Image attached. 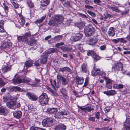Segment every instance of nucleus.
Masks as SVG:
<instances>
[{"label": "nucleus", "instance_id": "1", "mask_svg": "<svg viewBox=\"0 0 130 130\" xmlns=\"http://www.w3.org/2000/svg\"><path fill=\"white\" fill-rule=\"evenodd\" d=\"M56 108H48L47 111L48 113L50 114H54V117L56 118H65L67 117L69 113V112L67 110H62L56 113L57 111Z\"/></svg>", "mask_w": 130, "mask_h": 130}, {"label": "nucleus", "instance_id": "2", "mask_svg": "<svg viewBox=\"0 0 130 130\" xmlns=\"http://www.w3.org/2000/svg\"><path fill=\"white\" fill-rule=\"evenodd\" d=\"M31 36L30 32H27L25 34L22 36H20L18 37V39L19 42L24 41L30 46L36 45L37 43V41L35 39L32 38H31L30 41H28V37H30Z\"/></svg>", "mask_w": 130, "mask_h": 130}, {"label": "nucleus", "instance_id": "3", "mask_svg": "<svg viewBox=\"0 0 130 130\" xmlns=\"http://www.w3.org/2000/svg\"><path fill=\"white\" fill-rule=\"evenodd\" d=\"M57 78L59 79V81L56 82V79L54 80L53 81V84L52 83V82L51 83L53 89L56 91H57V89L59 88V80H61V84L62 85L64 86L67 84L69 80L68 78L67 77H64L62 75H58L57 76Z\"/></svg>", "mask_w": 130, "mask_h": 130}, {"label": "nucleus", "instance_id": "4", "mask_svg": "<svg viewBox=\"0 0 130 130\" xmlns=\"http://www.w3.org/2000/svg\"><path fill=\"white\" fill-rule=\"evenodd\" d=\"M22 82L26 83L28 85H30L32 87H36L39 86V83L40 82L39 79L35 78V82H34L31 81L30 79L27 77H25L23 79H22Z\"/></svg>", "mask_w": 130, "mask_h": 130}, {"label": "nucleus", "instance_id": "5", "mask_svg": "<svg viewBox=\"0 0 130 130\" xmlns=\"http://www.w3.org/2000/svg\"><path fill=\"white\" fill-rule=\"evenodd\" d=\"M84 31L86 36L89 37L92 35L95 31V29L92 25H89L85 27Z\"/></svg>", "mask_w": 130, "mask_h": 130}, {"label": "nucleus", "instance_id": "6", "mask_svg": "<svg viewBox=\"0 0 130 130\" xmlns=\"http://www.w3.org/2000/svg\"><path fill=\"white\" fill-rule=\"evenodd\" d=\"M39 102L42 105H44L48 103V98L46 94L43 93L39 97Z\"/></svg>", "mask_w": 130, "mask_h": 130}, {"label": "nucleus", "instance_id": "7", "mask_svg": "<svg viewBox=\"0 0 130 130\" xmlns=\"http://www.w3.org/2000/svg\"><path fill=\"white\" fill-rule=\"evenodd\" d=\"M6 105L8 108L14 109L20 106V104L19 102H17L14 101L7 102Z\"/></svg>", "mask_w": 130, "mask_h": 130}, {"label": "nucleus", "instance_id": "8", "mask_svg": "<svg viewBox=\"0 0 130 130\" xmlns=\"http://www.w3.org/2000/svg\"><path fill=\"white\" fill-rule=\"evenodd\" d=\"M53 121L51 118H47L44 119L42 122L43 126L47 127L51 126L53 125Z\"/></svg>", "mask_w": 130, "mask_h": 130}, {"label": "nucleus", "instance_id": "9", "mask_svg": "<svg viewBox=\"0 0 130 130\" xmlns=\"http://www.w3.org/2000/svg\"><path fill=\"white\" fill-rule=\"evenodd\" d=\"M87 55L88 56L91 55L94 59V61L96 62L100 59V57L96 54L95 52L93 50H89L87 53Z\"/></svg>", "mask_w": 130, "mask_h": 130}, {"label": "nucleus", "instance_id": "10", "mask_svg": "<svg viewBox=\"0 0 130 130\" xmlns=\"http://www.w3.org/2000/svg\"><path fill=\"white\" fill-rule=\"evenodd\" d=\"M82 34L80 33H76L74 36H72L71 39L73 41H77L81 39L82 37Z\"/></svg>", "mask_w": 130, "mask_h": 130}, {"label": "nucleus", "instance_id": "11", "mask_svg": "<svg viewBox=\"0 0 130 130\" xmlns=\"http://www.w3.org/2000/svg\"><path fill=\"white\" fill-rule=\"evenodd\" d=\"M98 41L97 39L95 36L91 37L87 41V43L90 45H93L95 44Z\"/></svg>", "mask_w": 130, "mask_h": 130}, {"label": "nucleus", "instance_id": "12", "mask_svg": "<svg viewBox=\"0 0 130 130\" xmlns=\"http://www.w3.org/2000/svg\"><path fill=\"white\" fill-rule=\"evenodd\" d=\"M56 51V49L50 48L46 50V51L43 53V55L44 56L46 55L48 56V54L52 53L55 52Z\"/></svg>", "mask_w": 130, "mask_h": 130}, {"label": "nucleus", "instance_id": "13", "mask_svg": "<svg viewBox=\"0 0 130 130\" xmlns=\"http://www.w3.org/2000/svg\"><path fill=\"white\" fill-rule=\"evenodd\" d=\"M54 20L57 23L60 24L62 23L64 19V17L61 15H55L54 17Z\"/></svg>", "mask_w": 130, "mask_h": 130}, {"label": "nucleus", "instance_id": "14", "mask_svg": "<svg viewBox=\"0 0 130 130\" xmlns=\"http://www.w3.org/2000/svg\"><path fill=\"white\" fill-rule=\"evenodd\" d=\"M8 112L6 107L2 106L0 107V114L4 116H6L8 113Z\"/></svg>", "mask_w": 130, "mask_h": 130}, {"label": "nucleus", "instance_id": "15", "mask_svg": "<svg viewBox=\"0 0 130 130\" xmlns=\"http://www.w3.org/2000/svg\"><path fill=\"white\" fill-rule=\"evenodd\" d=\"M101 71L100 69L94 68L92 71V75L93 76L99 75Z\"/></svg>", "mask_w": 130, "mask_h": 130}, {"label": "nucleus", "instance_id": "16", "mask_svg": "<svg viewBox=\"0 0 130 130\" xmlns=\"http://www.w3.org/2000/svg\"><path fill=\"white\" fill-rule=\"evenodd\" d=\"M26 95L31 100L36 101L37 99V98L33 93L30 92H28Z\"/></svg>", "mask_w": 130, "mask_h": 130}, {"label": "nucleus", "instance_id": "17", "mask_svg": "<svg viewBox=\"0 0 130 130\" xmlns=\"http://www.w3.org/2000/svg\"><path fill=\"white\" fill-rule=\"evenodd\" d=\"M112 69H114L115 70L122 71L123 67L122 66V64L121 62L119 63H117L113 68Z\"/></svg>", "mask_w": 130, "mask_h": 130}, {"label": "nucleus", "instance_id": "18", "mask_svg": "<svg viewBox=\"0 0 130 130\" xmlns=\"http://www.w3.org/2000/svg\"><path fill=\"white\" fill-rule=\"evenodd\" d=\"M11 66L9 64L3 66L2 69V71L4 72L5 73L11 69Z\"/></svg>", "mask_w": 130, "mask_h": 130}, {"label": "nucleus", "instance_id": "19", "mask_svg": "<svg viewBox=\"0 0 130 130\" xmlns=\"http://www.w3.org/2000/svg\"><path fill=\"white\" fill-rule=\"evenodd\" d=\"M87 63H84L81 65V71L83 72L86 73L87 71Z\"/></svg>", "mask_w": 130, "mask_h": 130}, {"label": "nucleus", "instance_id": "20", "mask_svg": "<svg viewBox=\"0 0 130 130\" xmlns=\"http://www.w3.org/2000/svg\"><path fill=\"white\" fill-rule=\"evenodd\" d=\"M66 127L63 124H59L56 125L55 127V130H65Z\"/></svg>", "mask_w": 130, "mask_h": 130}, {"label": "nucleus", "instance_id": "21", "mask_svg": "<svg viewBox=\"0 0 130 130\" xmlns=\"http://www.w3.org/2000/svg\"><path fill=\"white\" fill-rule=\"evenodd\" d=\"M14 117L17 119L20 118L22 115V112L20 111H16L13 113Z\"/></svg>", "mask_w": 130, "mask_h": 130}, {"label": "nucleus", "instance_id": "22", "mask_svg": "<svg viewBox=\"0 0 130 130\" xmlns=\"http://www.w3.org/2000/svg\"><path fill=\"white\" fill-rule=\"evenodd\" d=\"M59 71L60 72H62L63 73L65 72H68L71 73V70L70 68L66 67L63 68H60L59 69Z\"/></svg>", "mask_w": 130, "mask_h": 130}, {"label": "nucleus", "instance_id": "23", "mask_svg": "<svg viewBox=\"0 0 130 130\" xmlns=\"http://www.w3.org/2000/svg\"><path fill=\"white\" fill-rule=\"evenodd\" d=\"M124 126L125 128H130V118H127L124 122Z\"/></svg>", "mask_w": 130, "mask_h": 130}, {"label": "nucleus", "instance_id": "24", "mask_svg": "<svg viewBox=\"0 0 130 130\" xmlns=\"http://www.w3.org/2000/svg\"><path fill=\"white\" fill-rule=\"evenodd\" d=\"M12 81L14 84H17L22 82V79H21L19 77H17L12 79Z\"/></svg>", "mask_w": 130, "mask_h": 130}, {"label": "nucleus", "instance_id": "25", "mask_svg": "<svg viewBox=\"0 0 130 130\" xmlns=\"http://www.w3.org/2000/svg\"><path fill=\"white\" fill-rule=\"evenodd\" d=\"M12 45V44L10 43L5 42L2 46V47L4 48L7 49V48L11 47Z\"/></svg>", "mask_w": 130, "mask_h": 130}, {"label": "nucleus", "instance_id": "26", "mask_svg": "<svg viewBox=\"0 0 130 130\" xmlns=\"http://www.w3.org/2000/svg\"><path fill=\"white\" fill-rule=\"evenodd\" d=\"M41 6L42 7L47 6L50 3V0H42L41 2Z\"/></svg>", "mask_w": 130, "mask_h": 130}, {"label": "nucleus", "instance_id": "27", "mask_svg": "<svg viewBox=\"0 0 130 130\" xmlns=\"http://www.w3.org/2000/svg\"><path fill=\"white\" fill-rule=\"evenodd\" d=\"M114 29V27H111L109 28L108 31L109 35L112 37H113L115 34Z\"/></svg>", "mask_w": 130, "mask_h": 130}, {"label": "nucleus", "instance_id": "28", "mask_svg": "<svg viewBox=\"0 0 130 130\" xmlns=\"http://www.w3.org/2000/svg\"><path fill=\"white\" fill-rule=\"evenodd\" d=\"M21 88L17 86H12L10 88V90L11 91L16 92L21 91Z\"/></svg>", "mask_w": 130, "mask_h": 130}, {"label": "nucleus", "instance_id": "29", "mask_svg": "<svg viewBox=\"0 0 130 130\" xmlns=\"http://www.w3.org/2000/svg\"><path fill=\"white\" fill-rule=\"evenodd\" d=\"M76 83L78 84H82L84 81V79L83 77H77L76 78Z\"/></svg>", "mask_w": 130, "mask_h": 130}, {"label": "nucleus", "instance_id": "30", "mask_svg": "<svg viewBox=\"0 0 130 130\" xmlns=\"http://www.w3.org/2000/svg\"><path fill=\"white\" fill-rule=\"evenodd\" d=\"M42 55L43 57L40 60V63L42 64H45L46 63L47 61L48 56H44L43 55Z\"/></svg>", "mask_w": 130, "mask_h": 130}, {"label": "nucleus", "instance_id": "31", "mask_svg": "<svg viewBox=\"0 0 130 130\" xmlns=\"http://www.w3.org/2000/svg\"><path fill=\"white\" fill-rule=\"evenodd\" d=\"M47 89L53 95L56 97L58 96V94L56 92L54 91L51 88L48 87L47 88Z\"/></svg>", "mask_w": 130, "mask_h": 130}, {"label": "nucleus", "instance_id": "32", "mask_svg": "<svg viewBox=\"0 0 130 130\" xmlns=\"http://www.w3.org/2000/svg\"><path fill=\"white\" fill-rule=\"evenodd\" d=\"M4 21H0V32H5L3 28V25Z\"/></svg>", "mask_w": 130, "mask_h": 130}, {"label": "nucleus", "instance_id": "33", "mask_svg": "<svg viewBox=\"0 0 130 130\" xmlns=\"http://www.w3.org/2000/svg\"><path fill=\"white\" fill-rule=\"evenodd\" d=\"M33 64L32 60H30L26 61L24 63L27 67H29L32 66Z\"/></svg>", "mask_w": 130, "mask_h": 130}, {"label": "nucleus", "instance_id": "34", "mask_svg": "<svg viewBox=\"0 0 130 130\" xmlns=\"http://www.w3.org/2000/svg\"><path fill=\"white\" fill-rule=\"evenodd\" d=\"M111 15L107 13H105L103 14L102 17L101 18V20L106 19L108 18H110L111 17Z\"/></svg>", "mask_w": 130, "mask_h": 130}, {"label": "nucleus", "instance_id": "35", "mask_svg": "<svg viewBox=\"0 0 130 130\" xmlns=\"http://www.w3.org/2000/svg\"><path fill=\"white\" fill-rule=\"evenodd\" d=\"M54 21V20H50L48 23V25L53 26H57V24Z\"/></svg>", "mask_w": 130, "mask_h": 130}, {"label": "nucleus", "instance_id": "36", "mask_svg": "<svg viewBox=\"0 0 130 130\" xmlns=\"http://www.w3.org/2000/svg\"><path fill=\"white\" fill-rule=\"evenodd\" d=\"M79 108L81 109L83 115H85L88 111V109L86 107L82 108V107L79 106Z\"/></svg>", "mask_w": 130, "mask_h": 130}, {"label": "nucleus", "instance_id": "37", "mask_svg": "<svg viewBox=\"0 0 130 130\" xmlns=\"http://www.w3.org/2000/svg\"><path fill=\"white\" fill-rule=\"evenodd\" d=\"M45 18V16H43L41 17L40 19L37 20L35 22L38 23H40L43 22Z\"/></svg>", "mask_w": 130, "mask_h": 130}, {"label": "nucleus", "instance_id": "38", "mask_svg": "<svg viewBox=\"0 0 130 130\" xmlns=\"http://www.w3.org/2000/svg\"><path fill=\"white\" fill-rule=\"evenodd\" d=\"M100 72L99 75L101 76L103 78H104V79H106L107 77L106 76V74L105 72L101 71Z\"/></svg>", "mask_w": 130, "mask_h": 130}, {"label": "nucleus", "instance_id": "39", "mask_svg": "<svg viewBox=\"0 0 130 130\" xmlns=\"http://www.w3.org/2000/svg\"><path fill=\"white\" fill-rule=\"evenodd\" d=\"M20 19L21 20V22H20V23L21 25L23 26L25 24V20L23 18V17L21 15L20 16Z\"/></svg>", "mask_w": 130, "mask_h": 130}, {"label": "nucleus", "instance_id": "40", "mask_svg": "<svg viewBox=\"0 0 130 130\" xmlns=\"http://www.w3.org/2000/svg\"><path fill=\"white\" fill-rule=\"evenodd\" d=\"M27 3L30 7L32 8L33 7L34 5L32 2L31 0H27Z\"/></svg>", "mask_w": 130, "mask_h": 130}, {"label": "nucleus", "instance_id": "41", "mask_svg": "<svg viewBox=\"0 0 130 130\" xmlns=\"http://www.w3.org/2000/svg\"><path fill=\"white\" fill-rule=\"evenodd\" d=\"M63 36L62 35H59L55 36L54 37V39L55 40H58L61 39Z\"/></svg>", "mask_w": 130, "mask_h": 130}, {"label": "nucleus", "instance_id": "42", "mask_svg": "<svg viewBox=\"0 0 130 130\" xmlns=\"http://www.w3.org/2000/svg\"><path fill=\"white\" fill-rule=\"evenodd\" d=\"M12 3L15 8L17 9L18 8L19 5L18 3L16 2L15 1V0H13L12 1Z\"/></svg>", "mask_w": 130, "mask_h": 130}, {"label": "nucleus", "instance_id": "43", "mask_svg": "<svg viewBox=\"0 0 130 130\" xmlns=\"http://www.w3.org/2000/svg\"><path fill=\"white\" fill-rule=\"evenodd\" d=\"M87 12L92 17H94L96 16V14L94 13L90 10H87Z\"/></svg>", "mask_w": 130, "mask_h": 130}, {"label": "nucleus", "instance_id": "44", "mask_svg": "<svg viewBox=\"0 0 130 130\" xmlns=\"http://www.w3.org/2000/svg\"><path fill=\"white\" fill-rule=\"evenodd\" d=\"M30 130H46L45 129L41 128L39 127H31L30 128Z\"/></svg>", "mask_w": 130, "mask_h": 130}, {"label": "nucleus", "instance_id": "45", "mask_svg": "<svg viewBox=\"0 0 130 130\" xmlns=\"http://www.w3.org/2000/svg\"><path fill=\"white\" fill-rule=\"evenodd\" d=\"M64 43L63 42H61L59 43H57L55 45V46L57 48H60V46L63 45Z\"/></svg>", "mask_w": 130, "mask_h": 130}, {"label": "nucleus", "instance_id": "46", "mask_svg": "<svg viewBox=\"0 0 130 130\" xmlns=\"http://www.w3.org/2000/svg\"><path fill=\"white\" fill-rule=\"evenodd\" d=\"M63 4L66 7L70 6V2L68 1L64 2L63 3Z\"/></svg>", "mask_w": 130, "mask_h": 130}, {"label": "nucleus", "instance_id": "47", "mask_svg": "<svg viewBox=\"0 0 130 130\" xmlns=\"http://www.w3.org/2000/svg\"><path fill=\"white\" fill-rule=\"evenodd\" d=\"M78 15L82 17L83 18H88V15H86L84 14L79 12L78 13Z\"/></svg>", "mask_w": 130, "mask_h": 130}, {"label": "nucleus", "instance_id": "48", "mask_svg": "<svg viewBox=\"0 0 130 130\" xmlns=\"http://www.w3.org/2000/svg\"><path fill=\"white\" fill-rule=\"evenodd\" d=\"M109 96L114 95L116 93V92L115 90H111L108 91Z\"/></svg>", "mask_w": 130, "mask_h": 130}, {"label": "nucleus", "instance_id": "49", "mask_svg": "<svg viewBox=\"0 0 130 130\" xmlns=\"http://www.w3.org/2000/svg\"><path fill=\"white\" fill-rule=\"evenodd\" d=\"M4 5V7H3L4 8L5 11V13L6 14H7V13L8 12V7L5 4H3Z\"/></svg>", "mask_w": 130, "mask_h": 130}, {"label": "nucleus", "instance_id": "50", "mask_svg": "<svg viewBox=\"0 0 130 130\" xmlns=\"http://www.w3.org/2000/svg\"><path fill=\"white\" fill-rule=\"evenodd\" d=\"M89 81V78L88 77H87L86 78L84 86H87L88 84Z\"/></svg>", "mask_w": 130, "mask_h": 130}, {"label": "nucleus", "instance_id": "51", "mask_svg": "<svg viewBox=\"0 0 130 130\" xmlns=\"http://www.w3.org/2000/svg\"><path fill=\"white\" fill-rule=\"evenodd\" d=\"M118 40L121 42L125 43L126 42V41L123 38H118Z\"/></svg>", "mask_w": 130, "mask_h": 130}, {"label": "nucleus", "instance_id": "52", "mask_svg": "<svg viewBox=\"0 0 130 130\" xmlns=\"http://www.w3.org/2000/svg\"><path fill=\"white\" fill-rule=\"evenodd\" d=\"M5 83L4 82L2 79L0 78V86H2L5 84Z\"/></svg>", "mask_w": 130, "mask_h": 130}, {"label": "nucleus", "instance_id": "53", "mask_svg": "<svg viewBox=\"0 0 130 130\" xmlns=\"http://www.w3.org/2000/svg\"><path fill=\"white\" fill-rule=\"evenodd\" d=\"M85 8L86 9H91L93 8V7L92 6H90L88 5H85Z\"/></svg>", "mask_w": 130, "mask_h": 130}, {"label": "nucleus", "instance_id": "54", "mask_svg": "<svg viewBox=\"0 0 130 130\" xmlns=\"http://www.w3.org/2000/svg\"><path fill=\"white\" fill-rule=\"evenodd\" d=\"M106 86L107 88L110 89L112 87V84H106Z\"/></svg>", "mask_w": 130, "mask_h": 130}, {"label": "nucleus", "instance_id": "55", "mask_svg": "<svg viewBox=\"0 0 130 130\" xmlns=\"http://www.w3.org/2000/svg\"><path fill=\"white\" fill-rule=\"evenodd\" d=\"M106 80V84H112V81L109 79H108L106 78V79H105Z\"/></svg>", "mask_w": 130, "mask_h": 130}, {"label": "nucleus", "instance_id": "56", "mask_svg": "<svg viewBox=\"0 0 130 130\" xmlns=\"http://www.w3.org/2000/svg\"><path fill=\"white\" fill-rule=\"evenodd\" d=\"M116 87L117 89H122L123 88V85L120 84L117 85Z\"/></svg>", "mask_w": 130, "mask_h": 130}, {"label": "nucleus", "instance_id": "57", "mask_svg": "<svg viewBox=\"0 0 130 130\" xmlns=\"http://www.w3.org/2000/svg\"><path fill=\"white\" fill-rule=\"evenodd\" d=\"M66 91V89L64 88H63L60 90V92L63 94H64V93Z\"/></svg>", "mask_w": 130, "mask_h": 130}, {"label": "nucleus", "instance_id": "58", "mask_svg": "<svg viewBox=\"0 0 130 130\" xmlns=\"http://www.w3.org/2000/svg\"><path fill=\"white\" fill-rule=\"evenodd\" d=\"M108 127H104L101 128H96V130H108Z\"/></svg>", "mask_w": 130, "mask_h": 130}, {"label": "nucleus", "instance_id": "59", "mask_svg": "<svg viewBox=\"0 0 130 130\" xmlns=\"http://www.w3.org/2000/svg\"><path fill=\"white\" fill-rule=\"evenodd\" d=\"M112 10H113L117 12H119L120 11L116 7H113Z\"/></svg>", "mask_w": 130, "mask_h": 130}, {"label": "nucleus", "instance_id": "60", "mask_svg": "<svg viewBox=\"0 0 130 130\" xmlns=\"http://www.w3.org/2000/svg\"><path fill=\"white\" fill-rule=\"evenodd\" d=\"M84 1L85 3L87 4H89L92 3L91 0H84Z\"/></svg>", "mask_w": 130, "mask_h": 130}, {"label": "nucleus", "instance_id": "61", "mask_svg": "<svg viewBox=\"0 0 130 130\" xmlns=\"http://www.w3.org/2000/svg\"><path fill=\"white\" fill-rule=\"evenodd\" d=\"M93 1L94 3L98 5H99V3L101 2L100 0H93Z\"/></svg>", "mask_w": 130, "mask_h": 130}, {"label": "nucleus", "instance_id": "62", "mask_svg": "<svg viewBox=\"0 0 130 130\" xmlns=\"http://www.w3.org/2000/svg\"><path fill=\"white\" fill-rule=\"evenodd\" d=\"M88 119L89 121L94 122L95 121V118L94 117H91L88 118Z\"/></svg>", "mask_w": 130, "mask_h": 130}, {"label": "nucleus", "instance_id": "63", "mask_svg": "<svg viewBox=\"0 0 130 130\" xmlns=\"http://www.w3.org/2000/svg\"><path fill=\"white\" fill-rule=\"evenodd\" d=\"M100 113L98 112H97L95 114V117L97 119H99L100 118Z\"/></svg>", "mask_w": 130, "mask_h": 130}, {"label": "nucleus", "instance_id": "64", "mask_svg": "<svg viewBox=\"0 0 130 130\" xmlns=\"http://www.w3.org/2000/svg\"><path fill=\"white\" fill-rule=\"evenodd\" d=\"M6 96H7L8 100H11L12 99V98L11 97V95L9 94H8Z\"/></svg>", "mask_w": 130, "mask_h": 130}]
</instances>
